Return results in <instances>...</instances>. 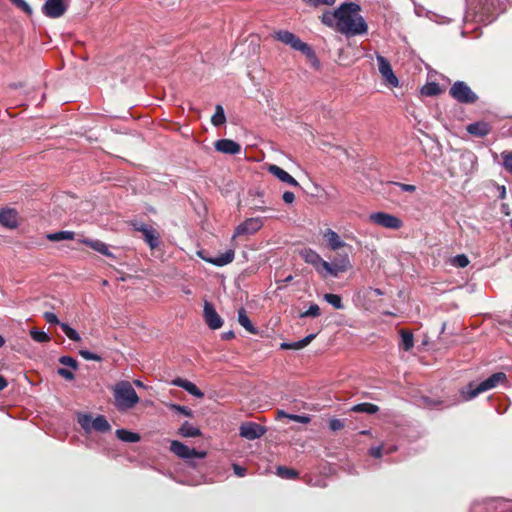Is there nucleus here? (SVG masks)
<instances>
[{"mask_svg": "<svg viewBox=\"0 0 512 512\" xmlns=\"http://www.w3.org/2000/svg\"><path fill=\"white\" fill-rule=\"evenodd\" d=\"M136 231L142 233L145 242L151 249L158 247L160 235L155 228L142 222H136L133 224Z\"/></svg>", "mask_w": 512, "mask_h": 512, "instance_id": "nucleus-12", "label": "nucleus"}, {"mask_svg": "<svg viewBox=\"0 0 512 512\" xmlns=\"http://www.w3.org/2000/svg\"><path fill=\"white\" fill-rule=\"evenodd\" d=\"M369 221L377 226L392 230H398L403 226V222L399 217L386 212L371 213Z\"/></svg>", "mask_w": 512, "mask_h": 512, "instance_id": "nucleus-6", "label": "nucleus"}, {"mask_svg": "<svg viewBox=\"0 0 512 512\" xmlns=\"http://www.w3.org/2000/svg\"><path fill=\"white\" fill-rule=\"evenodd\" d=\"M15 6L24 11L26 14H32V8L25 0H10Z\"/></svg>", "mask_w": 512, "mask_h": 512, "instance_id": "nucleus-43", "label": "nucleus"}, {"mask_svg": "<svg viewBox=\"0 0 512 512\" xmlns=\"http://www.w3.org/2000/svg\"><path fill=\"white\" fill-rule=\"evenodd\" d=\"M59 362L62 365L68 366V367H70L73 370H76L78 368L77 360L75 358L71 357V356H61L59 358Z\"/></svg>", "mask_w": 512, "mask_h": 512, "instance_id": "nucleus-40", "label": "nucleus"}, {"mask_svg": "<svg viewBox=\"0 0 512 512\" xmlns=\"http://www.w3.org/2000/svg\"><path fill=\"white\" fill-rule=\"evenodd\" d=\"M44 316H45V319L49 320V321L58 320L57 316L54 313H52V312H46L44 314Z\"/></svg>", "mask_w": 512, "mask_h": 512, "instance_id": "nucleus-57", "label": "nucleus"}, {"mask_svg": "<svg viewBox=\"0 0 512 512\" xmlns=\"http://www.w3.org/2000/svg\"><path fill=\"white\" fill-rule=\"evenodd\" d=\"M5 342V338L2 335H0V348L5 345Z\"/></svg>", "mask_w": 512, "mask_h": 512, "instance_id": "nucleus-63", "label": "nucleus"}, {"mask_svg": "<svg viewBox=\"0 0 512 512\" xmlns=\"http://www.w3.org/2000/svg\"><path fill=\"white\" fill-rule=\"evenodd\" d=\"M235 252L233 249H228L224 253L217 255L215 257L204 258V260L208 263H211L216 266H224L231 263L234 260Z\"/></svg>", "mask_w": 512, "mask_h": 512, "instance_id": "nucleus-19", "label": "nucleus"}, {"mask_svg": "<svg viewBox=\"0 0 512 512\" xmlns=\"http://www.w3.org/2000/svg\"><path fill=\"white\" fill-rule=\"evenodd\" d=\"M133 383L138 388H143V389L147 388V386L140 380H134Z\"/></svg>", "mask_w": 512, "mask_h": 512, "instance_id": "nucleus-59", "label": "nucleus"}, {"mask_svg": "<svg viewBox=\"0 0 512 512\" xmlns=\"http://www.w3.org/2000/svg\"><path fill=\"white\" fill-rule=\"evenodd\" d=\"M215 149L224 154L235 155L240 153L241 146L233 140L221 139L215 143Z\"/></svg>", "mask_w": 512, "mask_h": 512, "instance_id": "nucleus-16", "label": "nucleus"}, {"mask_svg": "<svg viewBox=\"0 0 512 512\" xmlns=\"http://www.w3.org/2000/svg\"><path fill=\"white\" fill-rule=\"evenodd\" d=\"M424 402H425V404H426L427 406H434V405L436 404L435 402H432V401H429V402H428L426 398L424 399Z\"/></svg>", "mask_w": 512, "mask_h": 512, "instance_id": "nucleus-64", "label": "nucleus"}, {"mask_svg": "<svg viewBox=\"0 0 512 512\" xmlns=\"http://www.w3.org/2000/svg\"><path fill=\"white\" fill-rule=\"evenodd\" d=\"M116 436L123 442L135 443L140 440V435L126 429H117Z\"/></svg>", "mask_w": 512, "mask_h": 512, "instance_id": "nucleus-26", "label": "nucleus"}, {"mask_svg": "<svg viewBox=\"0 0 512 512\" xmlns=\"http://www.w3.org/2000/svg\"><path fill=\"white\" fill-rule=\"evenodd\" d=\"M324 299L331 304L334 308H342L341 297L336 294H325Z\"/></svg>", "mask_w": 512, "mask_h": 512, "instance_id": "nucleus-38", "label": "nucleus"}, {"mask_svg": "<svg viewBox=\"0 0 512 512\" xmlns=\"http://www.w3.org/2000/svg\"><path fill=\"white\" fill-rule=\"evenodd\" d=\"M266 431V427L255 422H245L239 427L240 436L247 440L259 439L266 433Z\"/></svg>", "mask_w": 512, "mask_h": 512, "instance_id": "nucleus-13", "label": "nucleus"}, {"mask_svg": "<svg viewBox=\"0 0 512 512\" xmlns=\"http://www.w3.org/2000/svg\"><path fill=\"white\" fill-rule=\"evenodd\" d=\"M320 315V308L317 304L310 305L309 309L300 314L301 317H318Z\"/></svg>", "mask_w": 512, "mask_h": 512, "instance_id": "nucleus-41", "label": "nucleus"}, {"mask_svg": "<svg viewBox=\"0 0 512 512\" xmlns=\"http://www.w3.org/2000/svg\"><path fill=\"white\" fill-rule=\"evenodd\" d=\"M238 320H248L244 310L239 311V319Z\"/></svg>", "mask_w": 512, "mask_h": 512, "instance_id": "nucleus-60", "label": "nucleus"}, {"mask_svg": "<svg viewBox=\"0 0 512 512\" xmlns=\"http://www.w3.org/2000/svg\"><path fill=\"white\" fill-rule=\"evenodd\" d=\"M351 411L356 413L375 414L379 411V407L372 403H359L352 406Z\"/></svg>", "mask_w": 512, "mask_h": 512, "instance_id": "nucleus-27", "label": "nucleus"}, {"mask_svg": "<svg viewBox=\"0 0 512 512\" xmlns=\"http://www.w3.org/2000/svg\"><path fill=\"white\" fill-rule=\"evenodd\" d=\"M74 238L75 233L72 231H59L47 235V239L53 242L62 240H73Z\"/></svg>", "mask_w": 512, "mask_h": 512, "instance_id": "nucleus-29", "label": "nucleus"}, {"mask_svg": "<svg viewBox=\"0 0 512 512\" xmlns=\"http://www.w3.org/2000/svg\"><path fill=\"white\" fill-rule=\"evenodd\" d=\"M18 212L13 208H3L0 211V223L8 229H15L18 226Z\"/></svg>", "mask_w": 512, "mask_h": 512, "instance_id": "nucleus-14", "label": "nucleus"}, {"mask_svg": "<svg viewBox=\"0 0 512 512\" xmlns=\"http://www.w3.org/2000/svg\"><path fill=\"white\" fill-rule=\"evenodd\" d=\"M396 450H397V447L396 446H392L389 449L385 450V453H392V452H394Z\"/></svg>", "mask_w": 512, "mask_h": 512, "instance_id": "nucleus-62", "label": "nucleus"}, {"mask_svg": "<svg viewBox=\"0 0 512 512\" xmlns=\"http://www.w3.org/2000/svg\"><path fill=\"white\" fill-rule=\"evenodd\" d=\"M69 2L70 0H46L42 11L49 18H59L67 11Z\"/></svg>", "mask_w": 512, "mask_h": 512, "instance_id": "nucleus-9", "label": "nucleus"}, {"mask_svg": "<svg viewBox=\"0 0 512 512\" xmlns=\"http://www.w3.org/2000/svg\"><path fill=\"white\" fill-rule=\"evenodd\" d=\"M80 243L89 246L93 250L97 251L98 253L105 255V256H111L112 254L109 251L108 246L100 241V240H90L88 238H82L79 240Z\"/></svg>", "mask_w": 512, "mask_h": 512, "instance_id": "nucleus-22", "label": "nucleus"}, {"mask_svg": "<svg viewBox=\"0 0 512 512\" xmlns=\"http://www.w3.org/2000/svg\"><path fill=\"white\" fill-rule=\"evenodd\" d=\"M450 95L460 103L471 104L477 101V95L463 81L455 82L450 88Z\"/></svg>", "mask_w": 512, "mask_h": 512, "instance_id": "nucleus-7", "label": "nucleus"}, {"mask_svg": "<svg viewBox=\"0 0 512 512\" xmlns=\"http://www.w3.org/2000/svg\"><path fill=\"white\" fill-rule=\"evenodd\" d=\"M78 423L87 433L91 432L92 430L101 433H105L111 430V425L102 415H99L93 419L89 414H80L78 416Z\"/></svg>", "mask_w": 512, "mask_h": 512, "instance_id": "nucleus-5", "label": "nucleus"}, {"mask_svg": "<svg viewBox=\"0 0 512 512\" xmlns=\"http://www.w3.org/2000/svg\"><path fill=\"white\" fill-rule=\"evenodd\" d=\"M441 88L437 83H429L422 88V94L426 96H435L440 94Z\"/></svg>", "mask_w": 512, "mask_h": 512, "instance_id": "nucleus-35", "label": "nucleus"}, {"mask_svg": "<svg viewBox=\"0 0 512 512\" xmlns=\"http://www.w3.org/2000/svg\"><path fill=\"white\" fill-rule=\"evenodd\" d=\"M282 199H283V201H284L285 203H287V204H291V203H293V202H294V200H295V195H294V193H293V192L286 191V192H284V193H283V195H282Z\"/></svg>", "mask_w": 512, "mask_h": 512, "instance_id": "nucleus-53", "label": "nucleus"}, {"mask_svg": "<svg viewBox=\"0 0 512 512\" xmlns=\"http://www.w3.org/2000/svg\"><path fill=\"white\" fill-rule=\"evenodd\" d=\"M200 430L190 424L189 422H184L182 426L179 428V434L183 437H196L200 435Z\"/></svg>", "mask_w": 512, "mask_h": 512, "instance_id": "nucleus-28", "label": "nucleus"}, {"mask_svg": "<svg viewBox=\"0 0 512 512\" xmlns=\"http://www.w3.org/2000/svg\"><path fill=\"white\" fill-rule=\"evenodd\" d=\"M376 59L378 63V70L382 78L388 85L392 87H397L399 85V81L398 78L395 76L389 61L380 54L376 55Z\"/></svg>", "mask_w": 512, "mask_h": 512, "instance_id": "nucleus-11", "label": "nucleus"}, {"mask_svg": "<svg viewBox=\"0 0 512 512\" xmlns=\"http://www.w3.org/2000/svg\"><path fill=\"white\" fill-rule=\"evenodd\" d=\"M226 122V116L224 113V109L221 105H216L215 112L211 117V123L214 126H221Z\"/></svg>", "mask_w": 512, "mask_h": 512, "instance_id": "nucleus-30", "label": "nucleus"}, {"mask_svg": "<svg viewBox=\"0 0 512 512\" xmlns=\"http://www.w3.org/2000/svg\"><path fill=\"white\" fill-rule=\"evenodd\" d=\"M276 472L279 477L285 479H294L298 475L296 470L287 468L285 466H278Z\"/></svg>", "mask_w": 512, "mask_h": 512, "instance_id": "nucleus-33", "label": "nucleus"}, {"mask_svg": "<svg viewBox=\"0 0 512 512\" xmlns=\"http://www.w3.org/2000/svg\"><path fill=\"white\" fill-rule=\"evenodd\" d=\"M451 263H452V265H454L456 267L465 268L469 264V259L466 255L460 254V255L455 256L451 260Z\"/></svg>", "mask_w": 512, "mask_h": 512, "instance_id": "nucleus-39", "label": "nucleus"}, {"mask_svg": "<svg viewBox=\"0 0 512 512\" xmlns=\"http://www.w3.org/2000/svg\"><path fill=\"white\" fill-rule=\"evenodd\" d=\"M316 337V333H311L300 339L298 341L293 342H282L280 344V349L282 350H301L306 347L314 338Z\"/></svg>", "mask_w": 512, "mask_h": 512, "instance_id": "nucleus-20", "label": "nucleus"}, {"mask_svg": "<svg viewBox=\"0 0 512 512\" xmlns=\"http://www.w3.org/2000/svg\"><path fill=\"white\" fill-rule=\"evenodd\" d=\"M502 156V159H503V166L504 168L512 173V152H503L501 154Z\"/></svg>", "mask_w": 512, "mask_h": 512, "instance_id": "nucleus-42", "label": "nucleus"}, {"mask_svg": "<svg viewBox=\"0 0 512 512\" xmlns=\"http://www.w3.org/2000/svg\"><path fill=\"white\" fill-rule=\"evenodd\" d=\"M263 226L262 218H248L242 223H240L234 231L233 238L242 236V235H252L258 232Z\"/></svg>", "mask_w": 512, "mask_h": 512, "instance_id": "nucleus-10", "label": "nucleus"}, {"mask_svg": "<svg viewBox=\"0 0 512 512\" xmlns=\"http://www.w3.org/2000/svg\"><path fill=\"white\" fill-rule=\"evenodd\" d=\"M300 255L306 263L313 265L318 273H322L321 268L324 260L317 252L312 249H303Z\"/></svg>", "mask_w": 512, "mask_h": 512, "instance_id": "nucleus-17", "label": "nucleus"}, {"mask_svg": "<svg viewBox=\"0 0 512 512\" xmlns=\"http://www.w3.org/2000/svg\"><path fill=\"white\" fill-rule=\"evenodd\" d=\"M233 471H234V474L238 477H244L246 475V468L243 467V466H240L238 464H233Z\"/></svg>", "mask_w": 512, "mask_h": 512, "instance_id": "nucleus-51", "label": "nucleus"}, {"mask_svg": "<svg viewBox=\"0 0 512 512\" xmlns=\"http://www.w3.org/2000/svg\"><path fill=\"white\" fill-rule=\"evenodd\" d=\"M507 376L503 372H497L483 380L479 384L470 382L465 388L461 390V397L464 401L472 400L479 394L495 388L498 384L506 381Z\"/></svg>", "mask_w": 512, "mask_h": 512, "instance_id": "nucleus-3", "label": "nucleus"}, {"mask_svg": "<svg viewBox=\"0 0 512 512\" xmlns=\"http://www.w3.org/2000/svg\"><path fill=\"white\" fill-rule=\"evenodd\" d=\"M360 6L356 3H343L333 12H325L322 22L328 27L336 29L346 36L365 34L368 30L367 23L360 15Z\"/></svg>", "mask_w": 512, "mask_h": 512, "instance_id": "nucleus-1", "label": "nucleus"}, {"mask_svg": "<svg viewBox=\"0 0 512 512\" xmlns=\"http://www.w3.org/2000/svg\"><path fill=\"white\" fill-rule=\"evenodd\" d=\"M115 406L120 411L133 408L139 397L129 381H120L113 388Z\"/></svg>", "mask_w": 512, "mask_h": 512, "instance_id": "nucleus-4", "label": "nucleus"}, {"mask_svg": "<svg viewBox=\"0 0 512 512\" xmlns=\"http://www.w3.org/2000/svg\"><path fill=\"white\" fill-rule=\"evenodd\" d=\"M30 335L32 339L38 343H46L50 341L49 334L43 330L33 328L30 330Z\"/></svg>", "mask_w": 512, "mask_h": 512, "instance_id": "nucleus-31", "label": "nucleus"}, {"mask_svg": "<svg viewBox=\"0 0 512 512\" xmlns=\"http://www.w3.org/2000/svg\"><path fill=\"white\" fill-rule=\"evenodd\" d=\"M221 338L223 340H230V339L234 338V332L232 330L224 332V333H222Z\"/></svg>", "mask_w": 512, "mask_h": 512, "instance_id": "nucleus-56", "label": "nucleus"}, {"mask_svg": "<svg viewBox=\"0 0 512 512\" xmlns=\"http://www.w3.org/2000/svg\"><path fill=\"white\" fill-rule=\"evenodd\" d=\"M321 270V274L323 276L331 275L333 277H337L340 273L345 272V266H339L335 262L329 263L324 260V262L322 263Z\"/></svg>", "mask_w": 512, "mask_h": 512, "instance_id": "nucleus-23", "label": "nucleus"}, {"mask_svg": "<svg viewBox=\"0 0 512 512\" xmlns=\"http://www.w3.org/2000/svg\"><path fill=\"white\" fill-rule=\"evenodd\" d=\"M303 1L312 6H319V5L331 6L335 3V0H303Z\"/></svg>", "mask_w": 512, "mask_h": 512, "instance_id": "nucleus-48", "label": "nucleus"}, {"mask_svg": "<svg viewBox=\"0 0 512 512\" xmlns=\"http://www.w3.org/2000/svg\"><path fill=\"white\" fill-rule=\"evenodd\" d=\"M267 170L269 173H271L273 176L278 178L280 181H282L288 185L294 186V187L299 186V183L297 182V180L294 179L288 172H286L279 166L270 164V165H268Z\"/></svg>", "mask_w": 512, "mask_h": 512, "instance_id": "nucleus-15", "label": "nucleus"}, {"mask_svg": "<svg viewBox=\"0 0 512 512\" xmlns=\"http://www.w3.org/2000/svg\"><path fill=\"white\" fill-rule=\"evenodd\" d=\"M400 343L399 347L404 351H409L414 346V337L411 331L402 329L400 330Z\"/></svg>", "mask_w": 512, "mask_h": 512, "instance_id": "nucleus-25", "label": "nucleus"}, {"mask_svg": "<svg viewBox=\"0 0 512 512\" xmlns=\"http://www.w3.org/2000/svg\"><path fill=\"white\" fill-rule=\"evenodd\" d=\"M384 453L382 446H376L369 449V454L374 458H380Z\"/></svg>", "mask_w": 512, "mask_h": 512, "instance_id": "nucleus-50", "label": "nucleus"}, {"mask_svg": "<svg viewBox=\"0 0 512 512\" xmlns=\"http://www.w3.org/2000/svg\"><path fill=\"white\" fill-rule=\"evenodd\" d=\"M274 38L286 45H289L294 50L302 52L309 59L314 68H319L320 62L316 57L315 52L308 44L302 42L294 33L287 30H279L274 33Z\"/></svg>", "mask_w": 512, "mask_h": 512, "instance_id": "nucleus-2", "label": "nucleus"}, {"mask_svg": "<svg viewBox=\"0 0 512 512\" xmlns=\"http://www.w3.org/2000/svg\"><path fill=\"white\" fill-rule=\"evenodd\" d=\"M167 406L171 410H173L177 413H180L186 417H192V415H193L192 411L186 406H181L179 404H174V403L167 404Z\"/></svg>", "mask_w": 512, "mask_h": 512, "instance_id": "nucleus-37", "label": "nucleus"}, {"mask_svg": "<svg viewBox=\"0 0 512 512\" xmlns=\"http://www.w3.org/2000/svg\"><path fill=\"white\" fill-rule=\"evenodd\" d=\"M172 385L183 388L189 394L193 395L196 398L204 397V393L191 381L182 378H175L171 382Z\"/></svg>", "mask_w": 512, "mask_h": 512, "instance_id": "nucleus-18", "label": "nucleus"}, {"mask_svg": "<svg viewBox=\"0 0 512 512\" xmlns=\"http://www.w3.org/2000/svg\"><path fill=\"white\" fill-rule=\"evenodd\" d=\"M389 185L399 187L403 192L413 193L416 191V186L411 184H403L398 182H390Z\"/></svg>", "mask_w": 512, "mask_h": 512, "instance_id": "nucleus-44", "label": "nucleus"}, {"mask_svg": "<svg viewBox=\"0 0 512 512\" xmlns=\"http://www.w3.org/2000/svg\"><path fill=\"white\" fill-rule=\"evenodd\" d=\"M79 353L85 360L101 361V357L99 355L88 350H81Z\"/></svg>", "mask_w": 512, "mask_h": 512, "instance_id": "nucleus-47", "label": "nucleus"}, {"mask_svg": "<svg viewBox=\"0 0 512 512\" xmlns=\"http://www.w3.org/2000/svg\"><path fill=\"white\" fill-rule=\"evenodd\" d=\"M207 323L211 330L220 329L223 325V322H207Z\"/></svg>", "mask_w": 512, "mask_h": 512, "instance_id": "nucleus-55", "label": "nucleus"}, {"mask_svg": "<svg viewBox=\"0 0 512 512\" xmlns=\"http://www.w3.org/2000/svg\"><path fill=\"white\" fill-rule=\"evenodd\" d=\"M339 266H345V272L351 268L350 259L347 254L340 255L338 259L334 261Z\"/></svg>", "mask_w": 512, "mask_h": 512, "instance_id": "nucleus-46", "label": "nucleus"}, {"mask_svg": "<svg viewBox=\"0 0 512 512\" xmlns=\"http://www.w3.org/2000/svg\"><path fill=\"white\" fill-rule=\"evenodd\" d=\"M499 324L503 325V326H507L510 330H511V335H512V322H499Z\"/></svg>", "mask_w": 512, "mask_h": 512, "instance_id": "nucleus-61", "label": "nucleus"}, {"mask_svg": "<svg viewBox=\"0 0 512 512\" xmlns=\"http://www.w3.org/2000/svg\"><path fill=\"white\" fill-rule=\"evenodd\" d=\"M7 385H8V383H7L6 379L0 375V391L5 389L7 387Z\"/></svg>", "mask_w": 512, "mask_h": 512, "instance_id": "nucleus-58", "label": "nucleus"}, {"mask_svg": "<svg viewBox=\"0 0 512 512\" xmlns=\"http://www.w3.org/2000/svg\"><path fill=\"white\" fill-rule=\"evenodd\" d=\"M462 159H463L464 161L469 162V163H470V164H472V165L476 162V158H475V156H474L473 154L463 155V156H462Z\"/></svg>", "mask_w": 512, "mask_h": 512, "instance_id": "nucleus-54", "label": "nucleus"}, {"mask_svg": "<svg viewBox=\"0 0 512 512\" xmlns=\"http://www.w3.org/2000/svg\"><path fill=\"white\" fill-rule=\"evenodd\" d=\"M170 450L179 458L188 461H191L194 458L203 459L206 457L205 451H197L196 449L190 448L177 440L171 441Z\"/></svg>", "mask_w": 512, "mask_h": 512, "instance_id": "nucleus-8", "label": "nucleus"}, {"mask_svg": "<svg viewBox=\"0 0 512 512\" xmlns=\"http://www.w3.org/2000/svg\"><path fill=\"white\" fill-rule=\"evenodd\" d=\"M204 317L205 320H220L213 305L209 302H205L204 304Z\"/></svg>", "mask_w": 512, "mask_h": 512, "instance_id": "nucleus-36", "label": "nucleus"}, {"mask_svg": "<svg viewBox=\"0 0 512 512\" xmlns=\"http://www.w3.org/2000/svg\"><path fill=\"white\" fill-rule=\"evenodd\" d=\"M57 324H61V328H62V331L66 334V336L73 340V341H79L80 340V335L79 333L71 328L67 322H56Z\"/></svg>", "mask_w": 512, "mask_h": 512, "instance_id": "nucleus-32", "label": "nucleus"}, {"mask_svg": "<svg viewBox=\"0 0 512 512\" xmlns=\"http://www.w3.org/2000/svg\"><path fill=\"white\" fill-rule=\"evenodd\" d=\"M344 421L337 418H332L329 420V428L332 431H338L341 430L344 427Z\"/></svg>", "mask_w": 512, "mask_h": 512, "instance_id": "nucleus-45", "label": "nucleus"}, {"mask_svg": "<svg viewBox=\"0 0 512 512\" xmlns=\"http://www.w3.org/2000/svg\"><path fill=\"white\" fill-rule=\"evenodd\" d=\"M57 373L62 376L63 378H65L66 380H73L74 379V374L71 370H68L66 368H59L57 370Z\"/></svg>", "mask_w": 512, "mask_h": 512, "instance_id": "nucleus-49", "label": "nucleus"}, {"mask_svg": "<svg viewBox=\"0 0 512 512\" xmlns=\"http://www.w3.org/2000/svg\"><path fill=\"white\" fill-rule=\"evenodd\" d=\"M278 415L280 417H287L290 420H293L295 422H299V423H302V424H307L311 420L309 416H306V415H296V414H287L284 411H279Z\"/></svg>", "mask_w": 512, "mask_h": 512, "instance_id": "nucleus-34", "label": "nucleus"}, {"mask_svg": "<svg viewBox=\"0 0 512 512\" xmlns=\"http://www.w3.org/2000/svg\"><path fill=\"white\" fill-rule=\"evenodd\" d=\"M467 131L470 134L483 137L490 132V126L485 122H476L468 125Z\"/></svg>", "mask_w": 512, "mask_h": 512, "instance_id": "nucleus-24", "label": "nucleus"}, {"mask_svg": "<svg viewBox=\"0 0 512 512\" xmlns=\"http://www.w3.org/2000/svg\"><path fill=\"white\" fill-rule=\"evenodd\" d=\"M240 324L245 328V330L252 334H256L258 332L255 322H240Z\"/></svg>", "mask_w": 512, "mask_h": 512, "instance_id": "nucleus-52", "label": "nucleus"}, {"mask_svg": "<svg viewBox=\"0 0 512 512\" xmlns=\"http://www.w3.org/2000/svg\"><path fill=\"white\" fill-rule=\"evenodd\" d=\"M324 238L332 250H338L346 246V243L342 241L340 236L332 229H327L324 232Z\"/></svg>", "mask_w": 512, "mask_h": 512, "instance_id": "nucleus-21", "label": "nucleus"}]
</instances>
